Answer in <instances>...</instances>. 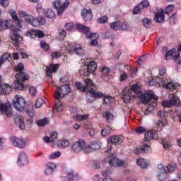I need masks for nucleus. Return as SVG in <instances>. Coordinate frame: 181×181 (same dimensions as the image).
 I'll list each match as a JSON object with an SVG mask.
<instances>
[{"instance_id": "7ed1b4c3", "label": "nucleus", "mask_w": 181, "mask_h": 181, "mask_svg": "<svg viewBox=\"0 0 181 181\" xmlns=\"http://www.w3.org/2000/svg\"><path fill=\"white\" fill-rule=\"evenodd\" d=\"M84 64L86 67L83 68V76L88 77L90 74H94L97 70V63L88 58L84 59Z\"/></svg>"}, {"instance_id": "dca6fc26", "label": "nucleus", "mask_w": 181, "mask_h": 181, "mask_svg": "<svg viewBox=\"0 0 181 181\" xmlns=\"http://www.w3.org/2000/svg\"><path fill=\"white\" fill-rule=\"evenodd\" d=\"M10 141L16 148H23L24 146H26L25 140L18 138L16 136H11Z\"/></svg>"}, {"instance_id": "0eeeda50", "label": "nucleus", "mask_w": 181, "mask_h": 181, "mask_svg": "<svg viewBox=\"0 0 181 181\" xmlns=\"http://www.w3.org/2000/svg\"><path fill=\"white\" fill-rule=\"evenodd\" d=\"M71 93V88H70V86L65 85L62 86V88H57L56 89V92L54 95V97L56 100H60V98H63L64 95H67Z\"/></svg>"}, {"instance_id": "680f3d73", "label": "nucleus", "mask_w": 181, "mask_h": 181, "mask_svg": "<svg viewBox=\"0 0 181 181\" xmlns=\"http://www.w3.org/2000/svg\"><path fill=\"white\" fill-rule=\"evenodd\" d=\"M30 25H31L32 26H34V28H37V26L40 25L39 23V19L34 18L32 22L30 23Z\"/></svg>"}, {"instance_id": "69168bd1", "label": "nucleus", "mask_w": 181, "mask_h": 181, "mask_svg": "<svg viewBox=\"0 0 181 181\" xmlns=\"http://www.w3.org/2000/svg\"><path fill=\"white\" fill-rule=\"evenodd\" d=\"M101 73H102L103 76H108V74L110 73V69L104 66L102 68Z\"/></svg>"}, {"instance_id": "c756f323", "label": "nucleus", "mask_w": 181, "mask_h": 181, "mask_svg": "<svg viewBox=\"0 0 181 181\" xmlns=\"http://www.w3.org/2000/svg\"><path fill=\"white\" fill-rule=\"evenodd\" d=\"M84 83H85V88H86V91H88V88H90L88 93H90L91 90H94L93 88V87H94V83H93V81H91V79L90 78L84 79Z\"/></svg>"}, {"instance_id": "1a4fd4ad", "label": "nucleus", "mask_w": 181, "mask_h": 181, "mask_svg": "<svg viewBox=\"0 0 181 181\" xmlns=\"http://www.w3.org/2000/svg\"><path fill=\"white\" fill-rule=\"evenodd\" d=\"M21 29L16 27H13L11 29V39L14 46H19V43L22 42V37H21Z\"/></svg>"}, {"instance_id": "6ab92c4d", "label": "nucleus", "mask_w": 181, "mask_h": 181, "mask_svg": "<svg viewBox=\"0 0 181 181\" xmlns=\"http://www.w3.org/2000/svg\"><path fill=\"white\" fill-rule=\"evenodd\" d=\"M122 100L124 103H129L131 101L132 97H135V95H132V92L129 88H125L122 93Z\"/></svg>"}, {"instance_id": "338daca9", "label": "nucleus", "mask_w": 181, "mask_h": 181, "mask_svg": "<svg viewBox=\"0 0 181 181\" xmlns=\"http://www.w3.org/2000/svg\"><path fill=\"white\" fill-rule=\"evenodd\" d=\"M144 62H145V55H141L136 60V63H137L138 66H141V63H144Z\"/></svg>"}, {"instance_id": "603ef678", "label": "nucleus", "mask_w": 181, "mask_h": 181, "mask_svg": "<svg viewBox=\"0 0 181 181\" xmlns=\"http://www.w3.org/2000/svg\"><path fill=\"white\" fill-rule=\"evenodd\" d=\"M139 8L145 9V8H148V6H149V1L148 0H144L139 3Z\"/></svg>"}, {"instance_id": "9b49d317", "label": "nucleus", "mask_w": 181, "mask_h": 181, "mask_svg": "<svg viewBox=\"0 0 181 181\" xmlns=\"http://www.w3.org/2000/svg\"><path fill=\"white\" fill-rule=\"evenodd\" d=\"M0 112L1 115L5 114L7 118H11L13 115L12 106H11V103H6L4 104L0 102Z\"/></svg>"}, {"instance_id": "052dcab7", "label": "nucleus", "mask_w": 181, "mask_h": 181, "mask_svg": "<svg viewBox=\"0 0 181 181\" xmlns=\"http://www.w3.org/2000/svg\"><path fill=\"white\" fill-rule=\"evenodd\" d=\"M46 168L49 169L50 170H54V169H56V163H47L46 164Z\"/></svg>"}, {"instance_id": "f257e3e1", "label": "nucleus", "mask_w": 181, "mask_h": 181, "mask_svg": "<svg viewBox=\"0 0 181 181\" xmlns=\"http://www.w3.org/2000/svg\"><path fill=\"white\" fill-rule=\"evenodd\" d=\"M13 107L21 112L25 111L30 119L27 121V124L33 122V117H35V111L33 110V105L30 104L26 105V100L21 96L16 95L13 99Z\"/></svg>"}, {"instance_id": "a211bd4d", "label": "nucleus", "mask_w": 181, "mask_h": 181, "mask_svg": "<svg viewBox=\"0 0 181 181\" xmlns=\"http://www.w3.org/2000/svg\"><path fill=\"white\" fill-rule=\"evenodd\" d=\"M107 141L112 145H121L124 142V136L122 135L112 136L108 137Z\"/></svg>"}, {"instance_id": "ddd939ff", "label": "nucleus", "mask_w": 181, "mask_h": 181, "mask_svg": "<svg viewBox=\"0 0 181 181\" xmlns=\"http://www.w3.org/2000/svg\"><path fill=\"white\" fill-rule=\"evenodd\" d=\"M159 83L163 86V88H165V90H170V91H175L177 86V83L169 82L168 79H165V78H160Z\"/></svg>"}, {"instance_id": "2f4dec72", "label": "nucleus", "mask_w": 181, "mask_h": 181, "mask_svg": "<svg viewBox=\"0 0 181 181\" xmlns=\"http://www.w3.org/2000/svg\"><path fill=\"white\" fill-rule=\"evenodd\" d=\"M35 9L40 16H45L47 9H44L42 8V4H37Z\"/></svg>"}, {"instance_id": "4468645a", "label": "nucleus", "mask_w": 181, "mask_h": 181, "mask_svg": "<svg viewBox=\"0 0 181 181\" xmlns=\"http://www.w3.org/2000/svg\"><path fill=\"white\" fill-rule=\"evenodd\" d=\"M25 36L31 37V39H35V37L42 39V37H45V33L39 30H28L25 32Z\"/></svg>"}, {"instance_id": "f704fd0d", "label": "nucleus", "mask_w": 181, "mask_h": 181, "mask_svg": "<svg viewBox=\"0 0 181 181\" xmlns=\"http://www.w3.org/2000/svg\"><path fill=\"white\" fill-rule=\"evenodd\" d=\"M111 131H112L111 127L110 126H106L101 130V135L103 136H108V135L111 134Z\"/></svg>"}, {"instance_id": "b1692460", "label": "nucleus", "mask_w": 181, "mask_h": 181, "mask_svg": "<svg viewBox=\"0 0 181 181\" xmlns=\"http://www.w3.org/2000/svg\"><path fill=\"white\" fill-rule=\"evenodd\" d=\"M16 79L21 83H23V81H27L30 78L29 74L26 72H19L16 76Z\"/></svg>"}, {"instance_id": "c85d7f7f", "label": "nucleus", "mask_w": 181, "mask_h": 181, "mask_svg": "<svg viewBox=\"0 0 181 181\" xmlns=\"http://www.w3.org/2000/svg\"><path fill=\"white\" fill-rule=\"evenodd\" d=\"M69 145H70V141L66 139L59 140L57 143V146L60 149H64V148H67Z\"/></svg>"}, {"instance_id": "f8f14e48", "label": "nucleus", "mask_w": 181, "mask_h": 181, "mask_svg": "<svg viewBox=\"0 0 181 181\" xmlns=\"http://www.w3.org/2000/svg\"><path fill=\"white\" fill-rule=\"evenodd\" d=\"M109 164L111 167L113 166L115 168H117L118 166H122V165H124V160L117 158V154H115V153H110L109 154Z\"/></svg>"}, {"instance_id": "8fccbe9b", "label": "nucleus", "mask_w": 181, "mask_h": 181, "mask_svg": "<svg viewBox=\"0 0 181 181\" xmlns=\"http://www.w3.org/2000/svg\"><path fill=\"white\" fill-rule=\"evenodd\" d=\"M98 23H100L101 25L104 24V23H107V22H108V17H107V16H103L100 18H99L97 20Z\"/></svg>"}, {"instance_id": "09e8293b", "label": "nucleus", "mask_w": 181, "mask_h": 181, "mask_svg": "<svg viewBox=\"0 0 181 181\" xmlns=\"http://www.w3.org/2000/svg\"><path fill=\"white\" fill-rule=\"evenodd\" d=\"M168 172L170 173H172L173 172H175V169H176V163H170L168 166H167Z\"/></svg>"}, {"instance_id": "2eb2a0df", "label": "nucleus", "mask_w": 181, "mask_h": 181, "mask_svg": "<svg viewBox=\"0 0 181 181\" xmlns=\"http://www.w3.org/2000/svg\"><path fill=\"white\" fill-rule=\"evenodd\" d=\"M84 148H86V141H84L83 139L74 143L71 146V149L75 153H80V152H81Z\"/></svg>"}, {"instance_id": "774afa93", "label": "nucleus", "mask_w": 181, "mask_h": 181, "mask_svg": "<svg viewBox=\"0 0 181 181\" xmlns=\"http://www.w3.org/2000/svg\"><path fill=\"white\" fill-rule=\"evenodd\" d=\"M0 5H1L4 8H6L9 5L8 0H0Z\"/></svg>"}, {"instance_id": "58836bf2", "label": "nucleus", "mask_w": 181, "mask_h": 181, "mask_svg": "<svg viewBox=\"0 0 181 181\" xmlns=\"http://www.w3.org/2000/svg\"><path fill=\"white\" fill-rule=\"evenodd\" d=\"M103 117L106 118L108 124H110V122L114 119V115H112L111 112H105Z\"/></svg>"}, {"instance_id": "c03bdc74", "label": "nucleus", "mask_w": 181, "mask_h": 181, "mask_svg": "<svg viewBox=\"0 0 181 181\" xmlns=\"http://www.w3.org/2000/svg\"><path fill=\"white\" fill-rule=\"evenodd\" d=\"M14 71H20L21 72H23V69H25V66L23 65V63H19L17 65L14 66L13 67Z\"/></svg>"}, {"instance_id": "f3484780", "label": "nucleus", "mask_w": 181, "mask_h": 181, "mask_svg": "<svg viewBox=\"0 0 181 181\" xmlns=\"http://www.w3.org/2000/svg\"><path fill=\"white\" fill-rule=\"evenodd\" d=\"M151 139H158V131H148L144 134V142H151Z\"/></svg>"}, {"instance_id": "a18cd8bd", "label": "nucleus", "mask_w": 181, "mask_h": 181, "mask_svg": "<svg viewBox=\"0 0 181 181\" xmlns=\"http://www.w3.org/2000/svg\"><path fill=\"white\" fill-rule=\"evenodd\" d=\"M36 124L38 127H45V125H47V124H49V119L46 118L40 119L37 121Z\"/></svg>"}, {"instance_id": "c9c22d12", "label": "nucleus", "mask_w": 181, "mask_h": 181, "mask_svg": "<svg viewBox=\"0 0 181 181\" xmlns=\"http://www.w3.org/2000/svg\"><path fill=\"white\" fill-rule=\"evenodd\" d=\"M40 46L44 52H49V49H50V46L47 43H46V40H42L40 42Z\"/></svg>"}, {"instance_id": "3c124183", "label": "nucleus", "mask_w": 181, "mask_h": 181, "mask_svg": "<svg viewBox=\"0 0 181 181\" xmlns=\"http://www.w3.org/2000/svg\"><path fill=\"white\" fill-rule=\"evenodd\" d=\"M166 124V119H161L156 124V128H162Z\"/></svg>"}, {"instance_id": "a878e982", "label": "nucleus", "mask_w": 181, "mask_h": 181, "mask_svg": "<svg viewBox=\"0 0 181 181\" xmlns=\"http://www.w3.org/2000/svg\"><path fill=\"white\" fill-rule=\"evenodd\" d=\"M12 91V88L9 85L3 83L0 85V94H9Z\"/></svg>"}, {"instance_id": "bb28decb", "label": "nucleus", "mask_w": 181, "mask_h": 181, "mask_svg": "<svg viewBox=\"0 0 181 181\" xmlns=\"http://www.w3.org/2000/svg\"><path fill=\"white\" fill-rule=\"evenodd\" d=\"M154 21H156V22H158V23H160L165 21V13L163 12V10L156 13Z\"/></svg>"}, {"instance_id": "49530a36", "label": "nucleus", "mask_w": 181, "mask_h": 181, "mask_svg": "<svg viewBox=\"0 0 181 181\" xmlns=\"http://www.w3.org/2000/svg\"><path fill=\"white\" fill-rule=\"evenodd\" d=\"M60 156H62V153L59 151H54L49 155V159H57V158H60Z\"/></svg>"}, {"instance_id": "aec40b11", "label": "nucleus", "mask_w": 181, "mask_h": 181, "mask_svg": "<svg viewBox=\"0 0 181 181\" xmlns=\"http://www.w3.org/2000/svg\"><path fill=\"white\" fill-rule=\"evenodd\" d=\"M13 26V21L12 20H4L0 18V30H6Z\"/></svg>"}, {"instance_id": "20e7f679", "label": "nucleus", "mask_w": 181, "mask_h": 181, "mask_svg": "<svg viewBox=\"0 0 181 181\" xmlns=\"http://www.w3.org/2000/svg\"><path fill=\"white\" fill-rule=\"evenodd\" d=\"M73 0H65V2L62 3L60 0H56L53 2V6L55 8L58 16H62L64 13L65 9L70 5Z\"/></svg>"}, {"instance_id": "4d7b16f0", "label": "nucleus", "mask_w": 181, "mask_h": 181, "mask_svg": "<svg viewBox=\"0 0 181 181\" xmlns=\"http://www.w3.org/2000/svg\"><path fill=\"white\" fill-rule=\"evenodd\" d=\"M18 127L20 128V129H25V122L23 121V117H21L18 119Z\"/></svg>"}, {"instance_id": "cd10ccee", "label": "nucleus", "mask_w": 181, "mask_h": 181, "mask_svg": "<svg viewBox=\"0 0 181 181\" xmlns=\"http://www.w3.org/2000/svg\"><path fill=\"white\" fill-rule=\"evenodd\" d=\"M13 87L15 88V90H26V86H23L22 84V82L21 81H15L13 83Z\"/></svg>"}, {"instance_id": "5701e85b", "label": "nucleus", "mask_w": 181, "mask_h": 181, "mask_svg": "<svg viewBox=\"0 0 181 181\" xmlns=\"http://www.w3.org/2000/svg\"><path fill=\"white\" fill-rule=\"evenodd\" d=\"M59 66L60 64H50L49 66H47L45 71L47 77H52V73H57V70L59 69Z\"/></svg>"}, {"instance_id": "6e6d98bb", "label": "nucleus", "mask_w": 181, "mask_h": 181, "mask_svg": "<svg viewBox=\"0 0 181 181\" xmlns=\"http://www.w3.org/2000/svg\"><path fill=\"white\" fill-rule=\"evenodd\" d=\"M44 103H45V101H43V100L42 98L37 99L35 101L36 108H40L42 107V105H43Z\"/></svg>"}, {"instance_id": "473e14b6", "label": "nucleus", "mask_w": 181, "mask_h": 181, "mask_svg": "<svg viewBox=\"0 0 181 181\" xmlns=\"http://www.w3.org/2000/svg\"><path fill=\"white\" fill-rule=\"evenodd\" d=\"M136 163L142 169L148 168V163L146 162V159L139 158L136 160Z\"/></svg>"}, {"instance_id": "72a5a7b5", "label": "nucleus", "mask_w": 181, "mask_h": 181, "mask_svg": "<svg viewBox=\"0 0 181 181\" xmlns=\"http://www.w3.org/2000/svg\"><path fill=\"white\" fill-rule=\"evenodd\" d=\"M90 145L93 151H98V149L101 148V143L98 141H93L90 144Z\"/></svg>"}, {"instance_id": "ea45409f", "label": "nucleus", "mask_w": 181, "mask_h": 181, "mask_svg": "<svg viewBox=\"0 0 181 181\" xmlns=\"http://www.w3.org/2000/svg\"><path fill=\"white\" fill-rule=\"evenodd\" d=\"M142 23L144 28H151L152 25V20L151 18H144L142 20Z\"/></svg>"}, {"instance_id": "412c9836", "label": "nucleus", "mask_w": 181, "mask_h": 181, "mask_svg": "<svg viewBox=\"0 0 181 181\" xmlns=\"http://www.w3.org/2000/svg\"><path fill=\"white\" fill-rule=\"evenodd\" d=\"M151 151V146L146 144V143H144L140 148H136L134 153H136V155H139V153H150Z\"/></svg>"}, {"instance_id": "6e6552de", "label": "nucleus", "mask_w": 181, "mask_h": 181, "mask_svg": "<svg viewBox=\"0 0 181 181\" xmlns=\"http://www.w3.org/2000/svg\"><path fill=\"white\" fill-rule=\"evenodd\" d=\"M164 108H170V107H181L180 99L176 95L173 94L170 100L163 101Z\"/></svg>"}, {"instance_id": "bf43d9fd", "label": "nucleus", "mask_w": 181, "mask_h": 181, "mask_svg": "<svg viewBox=\"0 0 181 181\" xmlns=\"http://www.w3.org/2000/svg\"><path fill=\"white\" fill-rule=\"evenodd\" d=\"M173 8H175V6L173 5H168L167 7L165 8V13L167 15H169L172 11H173Z\"/></svg>"}, {"instance_id": "4c0bfd02", "label": "nucleus", "mask_w": 181, "mask_h": 181, "mask_svg": "<svg viewBox=\"0 0 181 181\" xmlns=\"http://www.w3.org/2000/svg\"><path fill=\"white\" fill-rule=\"evenodd\" d=\"M88 118V115H76L75 117H74V119L76 121H86Z\"/></svg>"}, {"instance_id": "9d476101", "label": "nucleus", "mask_w": 181, "mask_h": 181, "mask_svg": "<svg viewBox=\"0 0 181 181\" xmlns=\"http://www.w3.org/2000/svg\"><path fill=\"white\" fill-rule=\"evenodd\" d=\"M174 54V56H173ZM180 54L179 52H175V49H173L170 51L166 52L165 59V60H170L173 57L174 62L177 64H181V57H180Z\"/></svg>"}, {"instance_id": "39448f33", "label": "nucleus", "mask_w": 181, "mask_h": 181, "mask_svg": "<svg viewBox=\"0 0 181 181\" xmlns=\"http://www.w3.org/2000/svg\"><path fill=\"white\" fill-rule=\"evenodd\" d=\"M151 100L154 101H158V98L153 93L152 90L146 91L144 94L141 95L140 101L144 105L148 104Z\"/></svg>"}, {"instance_id": "7c9ffc66", "label": "nucleus", "mask_w": 181, "mask_h": 181, "mask_svg": "<svg viewBox=\"0 0 181 181\" xmlns=\"http://www.w3.org/2000/svg\"><path fill=\"white\" fill-rule=\"evenodd\" d=\"M45 17L48 18V19L54 20L56 19V13H54L52 8H47Z\"/></svg>"}, {"instance_id": "4be33fe9", "label": "nucleus", "mask_w": 181, "mask_h": 181, "mask_svg": "<svg viewBox=\"0 0 181 181\" xmlns=\"http://www.w3.org/2000/svg\"><path fill=\"white\" fill-rule=\"evenodd\" d=\"M81 16L85 22H90L93 19L91 9L83 8L81 11Z\"/></svg>"}, {"instance_id": "393cba45", "label": "nucleus", "mask_w": 181, "mask_h": 181, "mask_svg": "<svg viewBox=\"0 0 181 181\" xmlns=\"http://www.w3.org/2000/svg\"><path fill=\"white\" fill-rule=\"evenodd\" d=\"M17 162L21 166L26 165V163H28V156H26V153L21 152Z\"/></svg>"}, {"instance_id": "de8ad7c7", "label": "nucleus", "mask_w": 181, "mask_h": 181, "mask_svg": "<svg viewBox=\"0 0 181 181\" xmlns=\"http://www.w3.org/2000/svg\"><path fill=\"white\" fill-rule=\"evenodd\" d=\"M75 87L78 88V90H81L83 93H86L87 91V89L85 88L84 86L81 82H76L75 83Z\"/></svg>"}, {"instance_id": "0e129e2a", "label": "nucleus", "mask_w": 181, "mask_h": 181, "mask_svg": "<svg viewBox=\"0 0 181 181\" xmlns=\"http://www.w3.org/2000/svg\"><path fill=\"white\" fill-rule=\"evenodd\" d=\"M83 151L84 153H91V152L93 151V148L91 147L90 144H89L86 147H84Z\"/></svg>"}, {"instance_id": "f03ea898", "label": "nucleus", "mask_w": 181, "mask_h": 181, "mask_svg": "<svg viewBox=\"0 0 181 181\" xmlns=\"http://www.w3.org/2000/svg\"><path fill=\"white\" fill-rule=\"evenodd\" d=\"M76 28L78 30L84 33L86 39L91 40L90 42V46H97V45H98V40H97L99 37L98 34L90 33V28L81 23H76Z\"/></svg>"}, {"instance_id": "79ce46f5", "label": "nucleus", "mask_w": 181, "mask_h": 181, "mask_svg": "<svg viewBox=\"0 0 181 181\" xmlns=\"http://www.w3.org/2000/svg\"><path fill=\"white\" fill-rule=\"evenodd\" d=\"M74 53H76V54L80 56V54H81V45L76 43H74Z\"/></svg>"}, {"instance_id": "13d9d810", "label": "nucleus", "mask_w": 181, "mask_h": 181, "mask_svg": "<svg viewBox=\"0 0 181 181\" xmlns=\"http://www.w3.org/2000/svg\"><path fill=\"white\" fill-rule=\"evenodd\" d=\"M35 17H33V16H32L31 14H27V16H25V17L24 18L25 22L27 23H30L33 21V18Z\"/></svg>"}, {"instance_id": "5fc2aeb1", "label": "nucleus", "mask_w": 181, "mask_h": 181, "mask_svg": "<svg viewBox=\"0 0 181 181\" xmlns=\"http://www.w3.org/2000/svg\"><path fill=\"white\" fill-rule=\"evenodd\" d=\"M49 138L52 142H56L57 141V132H52Z\"/></svg>"}, {"instance_id": "37998d69", "label": "nucleus", "mask_w": 181, "mask_h": 181, "mask_svg": "<svg viewBox=\"0 0 181 181\" xmlns=\"http://www.w3.org/2000/svg\"><path fill=\"white\" fill-rule=\"evenodd\" d=\"M168 177V173L166 171L161 172L157 176L158 180L159 181H165L166 180V177Z\"/></svg>"}, {"instance_id": "e2e57ef3", "label": "nucleus", "mask_w": 181, "mask_h": 181, "mask_svg": "<svg viewBox=\"0 0 181 181\" xmlns=\"http://www.w3.org/2000/svg\"><path fill=\"white\" fill-rule=\"evenodd\" d=\"M63 56V53L54 52L51 54L52 59H59V57H62Z\"/></svg>"}, {"instance_id": "423d86ee", "label": "nucleus", "mask_w": 181, "mask_h": 181, "mask_svg": "<svg viewBox=\"0 0 181 181\" xmlns=\"http://www.w3.org/2000/svg\"><path fill=\"white\" fill-rule=\"evenodd\" d=\"M90 94L93 97V98H103V103L108 105L110 103H112L114 99L112 97L104 94L103 92H97L95 90L91 89Z\"/></svg>"}, {"instance_id": "e433bc0d", "label": "nucleus", "mask_w": 181, "mask_h": 181, "mask_svg": "<svg viewBox=\"0 0 181 181\" xmlns=\"http://www.w3.org/2000/svg\"><path fill=\"white\" fill-rule=\"evenodd\" d=\"M110 26L111 29H113V30H121V22L116 21V22L112 23H110Z\"/></svg>"}, {"instance_id": "a19ab883", "label": "nucleus", "mask_w": 181, "mask_h": 181, "mask_svg": "<svg viewBox=\"0 0 181 181\" xmlns=\"http://www.w3.org/2000/svg\"><path fill=\"white\" fill-rule=\"evenodd\" d=\"M130 90L132 93L133 92L134 94H139L141 93V88L138 86V84L132 85L130 87Z\"/></svg>"}, {"instance_id": "864d4df0", "label": "nucleus", "mask_w": 181, "mask_h": 181, "mask_svg": "<svg viewBox=\"0 0 181 181\" xmlns=\"http://www.w3.org/2000/svg\"><path fill=\"white\" fill-rule=\"evenodd\" d=\"M95 177H97L98 181H113L112 178L108 175L105 176L104 178H100V175H95Z\"/></svg>"}]
</instances>
